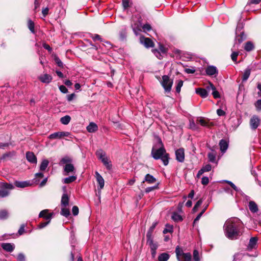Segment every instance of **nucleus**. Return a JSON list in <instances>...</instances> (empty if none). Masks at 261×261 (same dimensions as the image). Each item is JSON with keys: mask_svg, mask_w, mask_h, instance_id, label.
<instances>
[{"mask_svg": "<svg viewBox=\"0 0 261 261\" xmlns=\"http://www.w3.org/2000/svg\"><path fill=\"white\" fill-rule=\"evenodd\" d=\"M224 234L229 240L238 239L243 233V223L238 218H231L227 220L223 226Z\"/></svg>", "mask_w": 261, "mask_h": 261, "instance_id": "1", "label": "nucleus"}, {"mask_svg": "<svg viewBox=\"0 0 261 261\" xmlns=\"http://www.w3.org/2000/svg\"><path fill=\"white\" fill-rule=\"evenodd\" d=\"M156 143L155 144L151 150V155L155 160L161 159L164 165L167 166L169 163V154L166 153L161 139L156 137Z\"/></svg>", "mask_w": 261, "mask_h": 261, "instance_id": "2", "label": "nucleus"}, {"mask_svg": "<svg viewBox=\"0 0 261 261\" xmlns=\"http://www.w3.org/2000/svg\"><path fill=\"white\" fill-rule=\"evenodd\" d=\"M0 197L4 198L7 197L10 192L8 190H12L14 188V186L11 184H8L7 182H1L0 183Z\"/></svg>", "mask_w": 261, "mask_h": 261, "instance_id": "3", "label": "nucleus"}, {"mask_svg": "<svg viewBox=\"0 0 261 261\" xmlns=\"http://www.w3.org/2000/svg\"><path fill=\"white\" fill-rule=\"evenodd\" d=\"M166 92H170L173 84V80L170 79L168 75L162 76V80L160 82Z\"/></svg>", "mask_w": 261, "mask_h": 261, "instance_id": "4", "label": "nucleus"}, {"mask_svg": "<svg viewBox=\"0 0 261 261\" xmlns=\"http://www.w3.org/2000/svg\"><path fill=\"white\" fill-rule=\"evenodd\" d=\"M147 244H148L150 248L151 254L152 257L154 258L156 254V250L158 248V244L156 242H154L153 239H147Z\"/></svg>", "mask_w": 261, "mask_h": 261, "instance_id": "5", "label": "nucleus"}, {"mask_svg": "<svg viewBox=\"0 0 261 261\" xmlns=\"http://www.w3.org/2000/svg\"><path fill=\"white\" fill-rule=\"evenodd\" d=\"M175 156L176 160L182 163L185 161V150L182 148H180L175 151Z\"/></svg>", "mask_w": 261, "mask_h": 261, "instance_id": "6", "label": "nucleus"}, {"mask_svg": "<svg viewBox=\"0 0 261 261\" xmlns=\"http://www.w3.org/2000/svg\"><path fill=\"white\" fill-rule=\"evenodd\" d=\"M205 72L207 75L216 76L218 73V70L216 66L210 65L205 68Z\"/></svg>", "mask_w": 261, "mask_h": 261, "instance_id": "7", "label": "nucleus"}, {"mask_svg": "<svg viewBox=\"0 0 261 261\" xmlns=\"http://www.w3.org/2000/svg\"><path fill=\"white\" fill-rule=\"evenodd\" d=\"M140 40L141 43L143 44L147 48L152 47L154 46L153 41L149 38L141 37Z\"/></svg>", "mask_w": 261, "mask_h": 261, "instance_id": "8", "label": "nucleus"}, {"mask_svg": "<svg viewBox=\"0 0 261 261\" xmlns=\"http://www.w3.org/2000/svg\"><path fill=\"white\" fill-rule=\"evenodd\" d=\"M95 177L96 179L97 182L98 183L99 187H98V190L99 192L104 187L105 185V180L101 175L97 172H95Z\"/></svg>", "mask_w": 261, "mask_h": 261, "instance_id": "9", "label": "nucleus"}, {"mask_svg": "<svg viewBox=\"0 0 261 261\" xmlns=\"http://www.w3.org/2000/svg\"><path fill=\"white\" fill-rule=\"evenodd\" d=\"M259 123L260 119L258 116L254 115L250 119L251 128L253 129H255L258 126Z\"/></svg>", "mask_w": 261, "mask_h": 261, "instance_id": "10", "label": "nucleus"}, {"mask_svg": "<svg viewBox=\"0 0 261 261\" xmlns=\"http://www.w3.org/2000/svg\"><path fill=\"white\" fill-rule=\"evenodd\" d=\"M38 79L43 83L49 84L52 81L53 77L51 75L45 73L40 75Z\"/></svg>", "mask_w": 261, "mask_h": 261, "instance_id": "11", "label": "nucleus"}, {"mask_svg": "<svg viewBox=\"0 0 261 261\" xmlns=\"http://www.w3.org/2000/svg\"><path fill=\"white\" fill-rule=\"evenodd\" d=\"M32 183L30 180L27 181H15L14 185L18 188H24L32 186Z\"/></svg>", "mask_w": 261, "mask_h": 261, "instance_id": "12", "label": "nucleus"}, {"mask_svg": "<svg viewBox=\"0 0 261 261\" xmlns=\"http://www.w3.org/2000/svg\"><path fill=\"white\" fill-rule=\"evenodd\" d=\"M199 123L203 126L210 127L214 125V123L211 122L209 119L200 118L197 120Z\"/></svg>", "mask_w": 261, "mask_h": 261, "instance_id": "13", "label": "nucleus"}, {"mask_svg": "<svg viewBox=\"0 0 261 261\" xmlns=\"http://www.w3.org/2000/svg\"><path fill=\"white\" fill-rule=\"evenodd\" d=\"M206 89L208 90V91H210V90H212V95L214 98H220V95L219 94V92L216 90L215 87L212 83H210L209 85L206 87Z\"/></svg>", "mask_w": 261, "mask_h": 261, "instance_id": "14", "label": "nucleus"}, {"mask_svg": "<svg viewBox=\"0 0 261 261\" xmlns=\"http://www.w3.org/2000/svg\"><path fill=\"white\" fill-rule=\"evenodd\" d=\"M1 247L4 250L9 252H12L15 248V245L9 243H3L1 244Z\"/></svg>", "mask_w": 261, "mask_h": 261, "instance_id": "15", "label": "nucleus"}, {"mask_svg": "<svg viewBox=\"0 0 261 261\" xmlns=\"http://www.w3.org/2000/svg\"><path fill=\"white\" fill-rule=\"evenodd\" d=\"M74 170L75 168L73 164L71 163L67 164L64 167V172H65V173H64V175H67L69 173L74 172Z\"/></svg>", "mask_w": 261, "mask_h": 261, "instance_id": "16", "label": "nucleus"}, {"mask_svg": "<svg viewBox=\"0 0 261 261\" xmlns=\"http://www.w3.org/2000/svg\"><path fill=\"white\" fill-rule=\"evenodd\" d=\"M27 160L31 163H37V158L33 152L28 151L26 153Z\"/></svg>", "mask_w": 261, "mask_h": 261, "instance_id": "17", "label": "nucleus"}, {"mask_svg": "<svg viewBox=\"0 0 261 261\" xmlns=\"http://www.w3.org/2000/svg\"><path fill=\"white\" fill-rule=\"evenodd\" d=\"M157 224V222H154L150 227L146 234L147 239H153L152 233Z\"/></svg>", "mask_w": 261, "mask_h": 261, "instance_id": "18", "label": "nucleus"}, {"mask_svg": "<svg viewBox=\"0 0 261 261\" xmlns=\"http://www.w3.org/2000/svg\"><path fill=\"white\" fill-rule=\"evenodd\" d=\"M48 210H44L42 211H41L39 213V217L40 218H43L45 219L46 220H49V221H50L52 214H47Z\"/></svg>", "mask_w": 261, "mask_h": 261, "instance_id": "19", "label": "nucleus"}, {"mask_svg": "<svg viewBox=\"0 0 261 261\" xmlns=\"http://www.w3.org/2000/svg\"><path fill=\"white\" fill-rule=\"evenodd\" d=\"M219 146L222 152H225L228 148V143L227 141L224 139L220 141Z\"/></svg>", "mask_w": 261, "mask_h": 261, "instance_id": "20", "label": "nucleus"}, {"mask_svg": "<svg viewBox=\"0 0 261 261\" xmlns=\"http://www.w3.org/2000/svg\"><path fill=\"white\" fill-rule=\"evenodd\" d=\"M69 198L66 193H64L62 196L61 205L62 207H66L69 204Z\"/></svg>", "mask_w": 261, "mask_h": 261, "instance_id": "21", "label": "nucleus"}, {"mask_svg": "<svg viewBox=\"0 0 261 261\" xmlns=\"http://www.w3.org/2000/svg\"><path fill=\"white\" fill-rule=\"evenodd\" d=\"M208 91L207 89H203L199 88L196 89V92L197 94L199 95L202 98H205L208 96Z\"/></svg>", "mask_w": 261, "mask_h": 261, "instance_id": "22", "label": "nucleus"}, {"mask_svg": "<svg viewBox=\"0 0 261 261\" xmlns=\"http://www.w3.org/2000/svg\"><path fill=\"white\" fill-rule=\"evenodd\" d=\"M175 253L178 261H182L181 257L184 256V253L182 249L177 246L175 248Z\"/></svg>", "mask_w": 261, "mask_h": 261, "instance_id": "23", "label": "nucleus"}, {"mask_svg": "<svg viewBox=\"0 0 261 261\" xmlns=\"http://www.w3.org/2000/svg\"><path fill=\"white\" fill-rule=\"evenodd\" d=\"M87 130L89 133H94L98 130V126L94 122H90L87 126Z\"/></svg>", "mask_w": 261, "mask_h": 261, "instance_id": "24", "label": "nucleus"}, {"mask_svg": "<svg viewBox=\"0 0 261 261\" xmlns=\"http://www.w3.org/2000/svg\"><path fill=\"white\" fill-rule=\"evenodd\" d=\"M257 242V238L256 237H252L249 241V244L248 245V249L252 250L254 248L256 245Z\"/></svg>", "mask_w": 261, "mask_h": 261, "instance_id": "25", "label": "nucleus"}, {"mask_svg": "<svg viewBox=\"0 0 261 261\" xmlns=\"http://www.w3.org/2000/svg\"><path fill=\"white\" fill-rule=\"evenodd\" d=\"M145 181L151 184L155 182L156 181V179L152 175L147 174L145 175L143 182H144Z\"/></svg>", "mask_w": 261, "mask_h": 261, "instance_id": "26", "label": "nucleus"}, {"mask_svg": "<svg viewBox=\"0 0 261 261\" xmlns=\"http://www.w3.org/2000/svg\"><path fill=\"white\" fill-rule=\"evenodd\" d=\"M248 206L250 211L252 213H256L258 210L257 204L253 201H251L249 202Z\"/></svg>", "mask_w": 261, "mask_h": 261, "instance_id": "27", "label": "nucleus"}, {"mask_svg": "<svg viewBox=\"0 0 261 261\" xmlns=\"http://www.w3.org/2000/svg\"><path fill=\"white\" fill-rule=\"evenodd\" d=\"M251 73V68L248 67L244 71L242 76V82H246L249 78Z\"/></svg>", "mask_w": 261, "mask_h": 261, "instance_id": "28", "label": "nucleus"}, {"mask_svg": "<svg viewBox=\"0 0 261 261\" xmlns=\"http://www.w3.org/2000/svg\"><path fill=\"white\" fill-rule=\"evenodd\" d=\"M49 162L47 160L44 159L43 160L39 167V169L40 171H44L46 170V168L48 166Z\"/></svg>", "mask_w": 261, "mask_h": 261, "instance_id": "29", "label": "nucleus"}, {"mask_svg": "<svg viewBox=\"0 0 261 261\" xmlns=\"http://www.w3.org/2000/svg\"><path fill=\"white\" fill-rule=\"evenodd\" d=\"M62 137V132H55L48 136L50 139H61Z\"/></svg>", "mask_w": 261, "mask_h": 261, "instance_id": "30", "label": "nucleus"}, {"mask_svg": "<svg viewBox=\"0 0 261 261\" xmlns=\"http://www.w3.org/2000/svg\"><path fill=\"white\" fill-rule=\"evenodd\" d=\"M170 257V255L167 253H162L159 255V261H167Z\"/></svg>", "mask_w": 261, "mask_h": 261, "instance_id": "31", "label": "nucleus"}, {"mask_svg": "<svg viewBox=\"0 0 261 261\" xmlns=\"http://www.w3.org/2000/svg\"><path fill=\"white\" fill-rule=\"evenodd\" d=\"M254 48V44L251 41H248L246 42L244 46V49L247 51H250L252 50Z\"/></svg>", "mask_w": 261, "mask_h": 261, "instance_id": "32", "label": "nucleus"}, {"mask_svg": "<svg viewBox=\"0 0 261 261\" xmlns=\"http://www.w3.org/2000/svg\"><path fill=\"white\" fill-rule=\"evenodd\" d=\"M70 120L71 117L69 115H66L61 117L60 119V122L64 125H67L70 122Z\"/></svg>", "mask_w": 261, "mask_h": 261, "instance_id": "33", "label": "nucleus"}, {"mask_svg": "<svg viewBox=\"0 0 261 261\" xmlns=\"http://www.w3.org/2000/svg\"><path fill=\"white\" fill-rule=\"evenodd\" d=\"M101 161L108 169L110 170L112 168V164H110V162L107 156L105 158H102Z\"/></svg>", "mask_w": 261, "mask_h": 261, "instance_id": "34", "label": "nucleus"}, {"mask_svg": "<svg viewBox=\"0 0 261 261\" xmlns=\"http://www.w3.org/2000/svg\"><path fill=\"white\" fill-rule=\"evenodd\" d=\"M172 219L175 222H179L182 220L181 215L176 212H174L172 215Z\"/></svg>", "mask_w": 261, "mask_h": 261, "instance_id": "35", "label": "nucleus"}, {"mask_svg": "<svg viewBox=\"0 0 261 261\" xmlns=\"http://www.w3.org/2000/svg\"><path fill=\"white\" fill-rule=\"evenodd\" d=\"M216 154L213 151L209 152L207 154L208 161L212 163H216Z\"/></svg>", "mask_w": 261, "mask_h": 261, "instance_id": "36", "label": "nucleus"}, {"mask_svg": "<svg viewBox=\"0 0 261 261\" xmlns=\"http://www.w3.org/2000/svg\"><path fill=\"white\" fill-rule=\"evenodd\" d=\"M76 179V176H70L68 177H66L63 179V182L65 184H70L73 181H74Z\"/></svg>", "mask_w": 261, "mask_h": 261, "instance_id": "37", "label": "nucleus"}, {"mask_svg": "<svg viewBox=\"0 0 261 261\" xmlns=\"http://www.w3.org/2000/svg\"><path fill=\"white\" fill-rule=\"evenodd\" d=\"M9 216L8 212L6 210L0 211V220H5L8 218Z\"/></svg>", "mask_w": 261, "mask_h": 261, "instance_id": "38", "label": "nucleus"}, {"mask_svg": "<svg viewBox=\"0 0 261 261\" xmlns=\"http://www.w3.org/2000/svg\"><path fill=\"white\" fill-rule=\"evenodd\" d=\"M61 214L65 217H68L70 215V211L66 207H62Z\"/></svg>", "mask_w": 261, "mask_h": 261, "instance_id": "39", "label": "nucleus"}, {"mask_svg": "<svg viewBox=\"0 0 261 261\" xmlns=\"http://www.w3.org/2000/svg\"><path fill=\"white\" fill-rule=\"evenodd\" d=\"M152 51L153 54L160 60H161L163 58V55L161 53V51L157 49H152Z\"/></svg>", "mask_w": 261, "mask_h": 261, "instance_id": "40", "label": "nucleus"}, {"mask_svg": "<svg viewBox=\"0 0 261 261\" xmlns=\"http://www.w3.org/2000/svg\"><path fill=\"white\" fill-rule=\"evenodd\" d=\"M71 162H72V159L70 158H69L68 156H65L61 160L60 164L61 165L64 164H67L71 163Z\"/></svg>", "mask_w": 261, "mask_h": 261, "instance_id": "41", "label": "nucleus"}, {"mask_svg": "<svg viewBox=\"0 0 261 261\" xmlns=\"http://www.w3.org/2000/svg\"><path fill=\"white\" fill-rule=\"evenodd\" d=\"M90 37L93 40V41H96L97 40L99 41L100 42H103V39L101 37V36L98 34H90Z\"/></svg>", "mask_w": 261, "mask_h": 261, "instance_id": "42", "label": "nucleus"}, {"mask_svg": "<svg viewBox=\"0 0 261 261\" xmlns=\"http://www.w3.org/2000/svg\"><path fill=\"white\" fill-rule=\"evenodd\" d=\"M28 25L29 30L31 31V32L33 33H35L34 30V23L32 20L31 19H29L28 20Z\"/></svg>", "mask_w": 261, "mask_h": 261, "instance_id": "43", "label": "nucleus"}, {"mask_svg": "<svg viewBox=\"0 0 261 261\" xmlns=\"http://www.w3.org/2000/svg\"><path fill=\"white\" fill-rule=\"evenodd\" d=\"M42 172V171L35 174V178L33 179V180H34V182H37L39 181V179H37V178H41L44 177V174Z\"/></svg>", "mask_w": 261, "mask_h": 261, "instance_id": "44", "label": "nucleus"}, {"mask_svg": "<svg viewBox=\"0 0 261 261\" xmlns=\"http://www.w3.org/2000/svg\"><path fill=\"white\" fill-rule=\"evenodd\" d=\"M96 153L100 160H101L102 158H105L106 157V153L102 150L97 151Z\"/></svg>", "mask_w": 261, "mask_h": 261, "instance_id": "45", "label": "nucleus"}, {"mask_svg": "<svg viewBox=\"0 0 261 261\" xmlns=\"http://www.w3.org/2000/svg\"><path fill=\"white\" fill-rule=\"evenodd\" d=\"M203 200L202 199H200L195 204L194 207L193 208V211L194 212H197L198 207L202 204Z\"/></svg>", "mask_w": 261, "mask_h": 261, "instance_id": "46", "label": "nucleus"}, {"mask_svg": "<svg viewBox=\"0 0 261 261\" xmlns=\"http://www.w3.org/2000/svg\"><path fill=\"white\" fill-rule=\"evenodd\" d=\"M184 261H191L192 260V255L189 252L186 253L184 254V256L182 257Z\"/></svg>", "mask_w": 261, "mask_h": 261, "instance_id": "47", "label": "nucleus"}, {"mask_svg": "<svg viewBox=\"0 0 261 261\" xmlns=\"http://www.w3.org/2000/svg\"><path fill=\"white\" fill-rule=\"evenodd\" d=\"M193 259L194 261H200L199 252L197 250L193 251Z\"/></svg>", "mask_w": 261, "mask_h": 261, "instance_id": "48", "label": "nucleus"}, {"mask_svg": "<svg viewBox=\"0 0 261 261\" xmlns=\"http://www.w3.org/2000/svg\"><path fill=\"white\" fill-rule=\"evenodd\" d=\"M224 181L229 185L236 192H239L240 191V189L231 181L229 180H225Z\"/></svg>", "mask_w": 261, "mask_h": 261, "instance_id": "49", "label": "nucleus"}, {"mask_svg": "<svg viewBox=\"0 0 261 261\" xmlns=\"http://www.w3.org/2000/svg\"><path fill=\"white\" fill-rule=\"evenodd\" d=\"M183 85V81L181 80L178 81L177 84L176 86V91L177 93H179L180 91V89L181 87Z\"/></svg>", "mask_w": 261, "mask_h": 261, "instance_id": "50", "label": "nucleus"}, {"mask_svg": "<svg viewBox=\"0 0 261 261\" xmlns=\"http://www.w3.org/2000/svg\"><path fill=\"white\" fill-rule=\"evenodd\" d=\"M254 106L257 111H261V99L257 100L254 103Z\"/></svg>", "mask_w": 261, "mask_h": 261, "instance_id": "51", "label": "nucleus"}, {"mask_svg": "<svg viewBox=\"0 0 261 261\" xmlns=\"http://www.w3.org/2000/svg\"><path fill=\"white\" fill-rule=\"evenodd\" d=\"M158 185H159V184H158L156 186H153V187H147L145 189V192L148 193H149L150 192L154 190V189H156L158 188Z\"/></svg>", "mask_w": 261, "mask_h": 261, "instance_id": "52", "label": "nucleus"}, {"mask_svg": "<svg viewBox=\"0 0 261 261\" xmlns=\"http://www.w3.org/2000/svg\"><path fill=\"white\" fill-rule=\"evenodd\" d=\"M209 182V179L208 177L203 176L201 179V184L203 185H207Z\"/></svg>", "mask_w": 261, "mask_h": 261, "instance_id": "53", "label": "nucleus"}, {"mask_svg": "<svg viewBox=\"0 0 261 261\" xmlns=\"http://www.w3.org/2000/svg\"><path fill=\"white\" fill-rule=\"evenodd\" d=\"M239 54L238 52L234 51L233 52L231 55V58L233 62H236L237 59V57L238 56Z\"/></svg>", "mask_w": 261, "mask_h": 261, "instance_id": "54", "label": "nucleus"}, {"mask_svg": "<svg viewBox=\"0 0 261 261\" xmlns=\"http://www.w3.org/2000/svg\"><path fill=\"white\" fill-rule=\"evenodd\" d=\"M129 0H122V5L124 9H126L129 7Z\"/></svg>", "mask_w": 261, "mask_h": 261, "instance_id": "55", "label": "nucleus"}, {"mask_svg": "<svg viewBox=\"0 0 261 261\" xmlns=\"http://www.w3.org/2000/svg\"><path fill=\"white\" fill-rule=\"evenodd\" d=\"M126 33L125 30L121 31L119 33V36L121 40H124L126 38Z\"/></svg>", "mask_w": 261, "mask_h": 261, "instance_id": "56", "label": "nucleus"}, {"mask_svg": "<svg viewBox=\"0 0 261 261\" xmlns=\"http://www.w3.org/2000/svg\"><path fill=\"white\" fill-rule=\"evenodd\" d=\"M72 213L74 216H76L79 214V208L77 206H73L72 209Z\"/></svg>", "mask_w": 261, "mask_h": 261, "instance_id": "57", "label": "nucleus"}, {"mask_svg": "<svg viewBox=\"0 0 261 261\" xmlns=\"http://www.w3.org/2000/svg\"><path fill=\"white\" fill-rule=\"evenodd\" d=\"M204 172H208L211 170L212 166L210 164H207L202 168Z\"/></svg>", "mask_w": 261, "mask_h": 261, "instance_id": "58", "label": "nucleus"}, {"mask_svg": "<svg viewBox=\"0 0 261 261\" xmlns=\"http://www.w3.org/2000/svg\"><path fill=\"white\" fill-rule=\"evenodd\" d=\"M17 259L18 261H25V256L23 254L20 253L18 254Z\"/></svg>", "mask_w": 261, "mask_h": 261, "instance_id": "59", "label": "nucleus"}, {"mask_svg": "<svg viewBox=\"0 0 261 261\" xmlns=\"http://www.w3.org/2000/svg\"><path fill=\"white\" fill-rule=\"evenodd\" d=\"M60 91L63 93H67L68 92V89L64 85H61L59 87Z\"/></svg>", "mask_w": 261, "mask_h": 261, "instance_id": "60", "label": "nucleus"}, {"mask_svg": "<svg viewBox=\"0 0 261 261\" xmlns=\"http://www.w3.org/2000/svg\"><path fill=\"white\" fill-rule=\"evenodd\" d=\"M24 227H25V225L24 224H22L20 226V227L19 228L18 231V233L19 234V235H22L24 232Z\"/></svg>", "mask_w": 261, "mask_h": 261, "instance_id": "61", "label": "nucleus"}, {"mask_svg": "<svg viewBox=\"0 0 261 261\" xmlns=\"http://www.w3.org/2000/svg\"><path fill=\"white\" fill-rule=\"evenodd\" d=\"M143 29L145 31H149L151 29V25L148 23H146L142 27Z\"/></svg>", "mask_w": 261, "mask_h": 261, "instance_id": "62", "label": "nucleus"}, {"mask_svg": "<svg viewBox=\"0 0 261 261\" xmlns=\"http://www.w3.org/2000/svg\"><path fill=\"white\" fill-rule=\"evenodd\" d=\"M55 60V62H56V64L58 65V66H59V67L63 66V63L62 62V61L59 58L56 57Z\"/></svg>", "mask_w": 261, "mask_h": 261, "instance_id": "63", "label": "nucleus"}, {"mask_svg": "<svg viewBox=\"0 0 261 261\" xmlns=\"http://www.w3.org/2000/svg\"><path fill=\"white\" fill-rule=\"evenodd\" d=\"M217 114L219 116H222L225 115V112L223 110L219 109L217 110Z\"/></svg>", "mask_w": 261, "mask_h": 261, "instance_id": "64", "label": "nucleus"}]
</instances>
